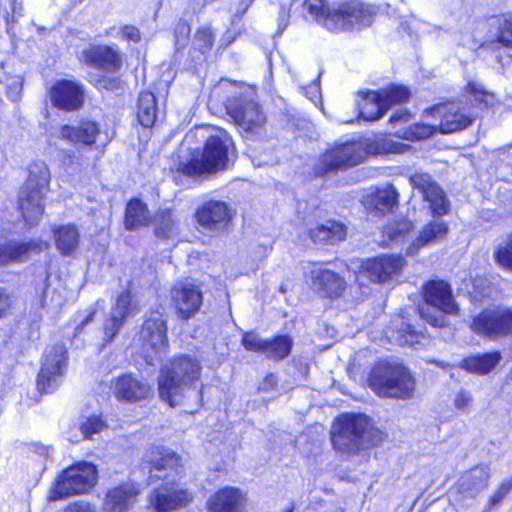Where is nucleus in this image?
Instances as JSON below:
<instances>
[{
	"label": "nucleus",
	"instance_id": "obj_29",
	"mask_svg": "<svg viewBox=\"0 0 512 512\" xmlns=\"http://www.w3.org/2000/svg\"><path fill=\"white\" fill-rule=\"evenodd\" d=\"M448 232L449 226L444 220L437 219L429 222L407 248V254L416 255L422 247L445 239Z\"/></svg>",
	"mask_w": 512,
	"mask_h": 512
},
{
	"label": "nucleus",
	"instance_id": "obj_21",
	"mask_svg": "<svg viewBox=\"0 0 512 512\" xmlns=\"http://www.w3.org/2000/svg\"><path fill=\"white\" fill-rule=\"evenodd\" d=\"M57 135L74 145L93 147L100 142L102 133L98 123L87 120L81 121L78 126L62 125Z\"/></svg>",
	"mask_w": 512,
	"mask_h": 512
},
{
	"label": "nucleus",
	"instance_id": "obj_46",
	"mask_svg": "<svg viewBox=\"0 0 512 512\" xmlns=\"http://www.w3.org/2000/svg\"><path fill=\"white\" fill-rule=\"evenodd\" d=\"M175 221L172 213L168 210L161 211L156 217L155 232L157 236L166 238L174 230Z\"/></svg>",
	"mask_w": 512,
	"mask_h": 512
},
{
	"label": "nucleus",
	"instance_id": "obj_53",
	"mask_svg": "<svg viewBox=\"0 0 512 512\" xmlns=\"http://www.w3.org/2000/svg\"><path fill=\"white\" fill-rule=\"evenodd\" d=\"M493 288L485 277H477L473 282V294L475 298L491 297Z\"/></svg>",
	"mask_w": 512,
	"mask_h": 512
},
{
	"label": "nucleus",
	"instance_id": "obj_58",
	"mask_svg": "<svg viewBox=\"0 0 512 512\" xmlns=\"http://www.w3.org/2000/svg\"><path fill=\"white\" fill-rule=\"evenodd\" d=\"M472 402V396L470 393L460 391L457 393L454 399V405L458 410H465Z\"/></svg>",
	"mask_w": 512,
	"mask_h": 512
},
{
	"label": "nucleus",
	"instance_id": "obj_7",
	"mask_svg": "<svg viewBox=\"0 0 512 512\" xmlns=\"http://www.w3.org/2000/svg\"><path fill=\"white\" fill-rule=\"evenodd\" d=\"M96 481V466L89 462H78L60 474L55 486L50 490L48 499L57 501L65 497L84 494L92 489Z\"/></svg>",
	"mask_w": 512,
	"mask_h": 512
},
{
	"label": "nucleus",
	"instance_id": "obj_18",
	"mask_svg": "<svg viewBox=\"0 0 512 512\" xmlns=\"http://www.w3.org/2000/svg\"><path fill=\"white\" fill-rule=\"evenodd\" d=\"M193 500V494L179 484L166 483L150 495V504L158 512L172 511L186 506Z\"/></svg>",
	"mask_w": 512,
	"mask_h": 512
},
{
	"label": "nucleus",
	"instance_id": "obj_39",
	"mask_svg": "<svg viewBox=\"0 0 512 512\" xmlns=\"http://www.w3.org/2000/svg\"><path fill=\"white\" fill-rule=\"evenodd\" d=\"M28 172L29 176L23 187L44 193L51 179L47 164L42 160L34 161L29 165Z\"/></svg>",
	"mask_w": 512,
	"mask_h": 512
},
{
	"label": "nucleus",
	"instance_id": "obj_37",
	"mask_svg": "<svg viewBox=\"0 0 512 512\" xmlns=\"http://www.w3.org/2000/svg\"><path fill=\"white\" fill-rule=\"evenodd\" d=\"M54 239L57 249L63 255H71L79 244V231L74 225H63L54 229Z\"/></svg>",
	"mask_w": 512,
	"mask_h": 512
},
{
	"label": "nucleus",
	"instance_id": "obj_30",
	"mask_svg": "<svg viewBox=\"0 0 512 512\" xmlns=\"http://www.w3.org/2000/svg\"><path fill=\"white\" fill-rule=\"evenodd\" d=\"M389 338L401 346L418 349L425 345L426 336L422 331H416L402 317L393 320Z\"/></svg>",
	"mask_w": 512,
	"mask_h": 512
},
{
	"label": "nucleus",
	"instance_id": "obj_48",
	"mask_svg": "<svg viewBox=\"0 0 512 512\" xmlns=\"http://www.w3.org/2000/svg\"><path fill=\"white\" fill-rule=\"evenodd\" d=\"M193 46L195 49L205 52L210 50L214 43V34L210 27L199 28L193 38Z\"/></svg>",
	"mask_w": 512,
	"mask_h": 512
},
{
	"label": "nucleus",
	"instance_id": "obj_38",
	"mask_svg": "<svg viewBox=\"0 0 512 512\" xmlns=\"http://www.w3.org/2000/svg\"><path fill=\"white\" fill-rule=\"evenodd\" d=\"M150 214L145 203L135 198L128 202L125 212V227L134 230L148 225Z\"/></svg>",
	"mask_w": 512,
	"mask_h": 512
},
{
	"label": "nucleus",
	"instance_id": "obj_12",
	"mask_svg": "<svg viewBox=\"0 0 512 512\" xmlns=\"http://www.w3.org/2000/svg\"><path fill=\"white\" fill-rule=\"evenodd\" d=\"M368 151L362 141L346 142L328 150L320 159L322 172H328L344 167L355 166L361 163Z\"/></svg>",
	"mask_w": 512,
	"mask_h": 512
},
{
	"label": "nucleus",
	"instance_id": "obj_32",
	"mask_svg": "<svg viewBox=\"0 0 512 512\" xmlns=\"http://www.w3.org/2000/svg\"><path fill=\"white\" fill-rule=\"evenodd\" d=\"M360 100L358 101V108L360 116L366 121L379 120L386 112V102L382 100L379 92L368 91L366 93H359Z\"/></svg>",
	"mask_w": 512,
	"mask_h": 512
},
{
	"label": "nucleus",
	"instance_id": "obj_26",
	"mask_svg": "<svg viewBox=\"0 0 512 512\" xmlns=\"http://www.w3.org/2000/svg\"><path fill=\"white\" fill-rule=\"evenodd\" d=\"M47 247L42 240L8 241L0 246V263L26 261L32 253H39Z\"/></svg>",
	"mask_w": 512,
	"mask_h": 512
},
{
	"label": "nucleus",
	"instance_id": "obj_22",
	"mask_svg": "<svg viewBox=\"0 0 512 512\" xmlns=\"http://www.w3.org/2000/svg\"><path fill=\"white\" fill-rule=\"evenodd\" d=\"M247 494L241 489L227 486L217 490L208 501V512H244Z\"/></svg>",
	"mask_w": 512,
	"mask_h": 512
},
{
	"label": "nucleus",
	"instance_id": "obj_4",
	"mask_svg": "<svg viewBox=\"0 0 512 512\" xmlns=\"http://www.w3.org/2000/svg\"><path fill=\"white\" fill-rule=\"evenodd\" d=\"M370 388L380 397L409 399L415 391V379L401 363L379 361L368 378Z\"/></svg>",
	"mask_w": 512,
	"mask_h": 512
},
{
	"label": "nucleus",
	"instance_id": "obj_45",
	"mask_svg": "<svg viewBox=\"0 0 512 512\" xmlns=\"http://www.w3.org/2000/svg\"><path fill=\"white\" fill-rule=\"evenodd\" d=\"M466 93L469 97L471 104H479L484 105L485 107L490 104V101L493 99V96L489 94L482 84L477 81H470L466 86Z\"/></svg>",
	"mask_w": 512,
	"mask_h": 512
},
{
	"label": "nucleus",
	"instance_id": "obj_13",
	"mask_svg": "<svg viewBox=\"0 0 512 512\" xmlns=\"http://www.w3.org/2000/svg\"><path fill=\"white\" fill-rule=\"evenodd\" d=\"M409 182L429 203L433 216H442L449 212L450 203L444 190L428 173L415 172L409 177Z\"/></svg>",
	"mask_w": 512,
	"mask_h": 512
},
{
	"label": "nucleus",
	"instance_id": "obj_42",
	"mask_svg": "<svg viewBox=\"0 0 512 512\" xmlns=\"http://www.w3.org/2000/svg\"><path fill=\"white\" fill-rule=\"evenodd\" d=\"M383 101L386 102L387 110L395 104L408 100L410 92L401 85H391L379 92Z\"/></svg>",
	"mask_w": 512,
	"mask_h": 512
},
{
	"label": "nucleus",
	"instance_id": "obj_51",
	"mask_svg": "<svg viewBox=\"0 0 512 512\" xmlns=\"http://www.w3.org/2000/svg\"><path fill=\"white\" fill-rule=\"evenodd\" d=\"M498 41L505 46H512V14L503 16L499 27Z\"/></svg>",
	"mask_w": 512,
	"mask_h": 512
},
{
	"label": "nucleus",
	"instance_id": "obj_57",
	"mask_svg": "<svg viewBox=\"0 0 512 512\" xmlns=\"http://www.w3.org/2000/svg\"><path fill=\"white\" fill-rule=\"evenodd\" d=\"M512 489V478L504 480L498 490L494 493V495L491 497V503L493 505L498 504L502 501V499L509 493V491Z\"/></svg>",
	"mask_w": 512,
	"mask_h": 512
},
{
	"label": "nucleus",
	"instance_id": "obj_41",
	"mask_svg": "<svg viewBox=\"0 0 512 512\" xmlns=\"http://www.w3.org/2000/svg\"><path fill=\"white\" fill-rule=\"evenodd\" d=\"M267 344L264 355L270 359L282 360L290 354L293 342L289 336L280 335L267 340Z\"/></svg>",
	"mask_w": 512,
	"mask_h": 512
},
{
	"label": "nucleus",
	"instance_id": "obj_17",
	"mask_svg": "<svg viewBox=\"0 0 512 512\" xmlns=\"http://www.w3.org/2000/svg\"><path fill=\"white\" fill-rule=\"evenodd\" d=\"M49 96L54 107L64 111H75L83 106L85 91L80 83L62 79L51 86Z\"/></svg>",
	"mask_w": 512,
	"mask_h": 512
},
{
	"label": "nucleus",
	"instance_id": "obj_10",
	"mask_svg": "<svg viewBox=\"0 0 512 512\" xmlns=\"http://www.w3.org/2000/svg\"><path fill=\"white\" fill-rule=\"evenodd\" d=\"M471 329L490 339L512 336V309H486L473 319Z\"/></svg>",
	"mask_w": 512,
	"mask_h": 512
},
{
	"label": "nucleus",
	"instance_id": "obj_55",
	"mask_svg": "<svg viewBox=\"0 0 512 512\" xmlns=\"http://www.w3.org/2000/svg\"><path fill=\"white\" fill-rule=\"evenodd\" d=\"M117 35L123 39L133 42L140 41V31L137 27L132 25H125L117 30Z\"/></svg>",
	"mask_w": 512,
	"mask_h": 512
},
{
	"label": "nucleus",
	"instance_id": "obj_50",
	"mask_svg": "<svg viewBox=\"0 0 512 512\" xmlns=\"http://www.w3.org/2000/svg\"><path fill=\"white\" fill-rule=\"evenodd\" d=\"M242 345L248 351L264 354L267 347V340L260 338L255 333H245L242 338Z\"/></svg>",
	"mask_w": 512,
	"mask_h": 512
},
{
	"label": "nucleus",
	"instance_id": "obj_63",
	"mask_svg": "<svg viewBox=\"0 0 512 512\" xmlns=\"http://www.w3.org/2000/svg\"><path fill=\"white\" fill-rule=\"evenodd\" d=\"M409 119V115L407 113H400V114H395L393 116H391L390 118V122L394 123V122H398V121H407Z\"/></svg>",
	"mask_w": 512,
	"mask_h": 512
},
{
	"label": "nucleus",
	"instance_id": "obj_2",
	"mask_svg": "<svg viewBox=\"0 0 512 512\" xmlns=\"http://www.w3.org/2000/svg\"><path fill=\"white\" fill-rule=\"evenodd\" d=\"M304 8L312 18L332 32H340L354 26H369L375 10L361 2L339 3L332 7L327 0H305Z\"/></svg>",
	"mask_w": 512,
	"mask_h": 512
},
{
	"label": "nucleus",
	"instance_id": "obj_35",
	"mask_svg": "<svg viewBox=\"0 0 512 512\" xmlns=\"http://www.w3.org/2000/svg\"><path fill=\"white\" fill-rule=\"evenodd\" d=\"M399 194L393 185L377 188L368 196L369 205L380 213L391 211L398 204Z\"/></svg>",
	"mask_w": 512,
	"mask_h": 512
},
{
	"label": "nucleus",
	"instance_id": "obj_59",
	"mask_svg": "<svg viewBox=\"0 0 512 512\" xmlns=\"http://www.w3.org/2000/svg\"><path fill=\"white\" fill-rule=\"evenodd\" d=\"M306 96L314 103L320 99V87L318 83H313L306 89Z\"/></svg>",
	"mask_w": 512,
	"mask_h": 512
},
{
	"label": "nucleus",
	"instance_id": "obj_28",
	"mask_svg": "<svg viewBox=\"0 0 512 512\" xmlns=\"http://www.w3.org/2000/svg\"><path fill=\"white\" fill-rule=\"evenodd\" d=\"M44 193L40 190H32L22 187L19 193V208L25 221L30 225H36L44 212Z\"/></svg>",
	"mask_w": 512,
	"mask_h": 512
},
{
	"label": "nucleus",
	"instance_id": "obj_64",
	"mask_svg": "<svg viewBox=\"0 0 512 512\" xmlns=\"http://www.w3.org/2000/svg\"><path fill=\"white\" fill-rule=\"evenodd\" d=\"M94 315H95V311H91V312L87 315V317L85 318V320H83V321L81 322V324H80L79 326H77V327H76V330H77V331H79V330L83 329V327H84L86 324H88L89 322H91V321L93 320Z\"/></svg>",
	"mask_w": 512,
	"mask_h": 512
},
{
	"label": "nucleus",
	"instance_id": "obj_47",
	"mask_svg": "<svg viewBox=\"0 0 512 512\" xmlns=\"http://www.w3.org/2000/svg\"><path fill=\"white\" fill-rule=\"evenodd\" d=\"M106 428V423L100 416H90L80 424V430L84 439L92 438L93 434H98Z\"/></svg>",
	"mask_w": 512,
	"mask_h": 512
},
{
	"label": "nucleus",
	"instance_id": "obj_49",
	"mask_svg": "<svg viewBox=\"0 0 512 512\" xmlns=\"http://www.w3.org/2000/svg\"><path fill=\"white\" fill-rule=\"evenodd\" d=\"M439 129L438 125L434 124H416L405 133L404 137L409 140H420L429 138Z\"/></svg>",
	"mask_w": 512,
	"mask_h": 512
},
{
	"label": "nucleus",
	"instance_id": "obj_5",
	"mask_svg": "<svg viewBox=\"0 0 512 512\" xmlns=\"http://www.w3.org/2000/svg\"><path fill=\"white\" fill-rule=\"evenodd\" d=\"M232 146L229 134L223 129H216L207 139L201 155L193 156L188 162L181 163L180 169L184 174L193 177L226 170Z\"/></svg>",
	"mask_w": 512,
	"mask_h": 512
},
{
	"label": "nucleus",
	"instance_id": "obj_1",
	"mask_svg": "<svg viewBox=\"0 0 512 512\" xmlns=\"http://www.w3.org/2000/svg\"><path fill=\"white\" fill-rule=\"evenodd\" d=\"M201 366L188 356L174 357L162 366L158 376V391L161 400L171 407L200 405L202 385L199 384Z\"/></svg>",
	"mask_w": 512,
	"mask_h": 512
},
{
	"label": "nucleus",
	"instance_id": "obj_8",
	"mask_svg": "<svg viewBox=\"0 0 512 512\" xmlns=\"http://www.w3.org/2000/svg\"><path fill=\"white\" fill-rule=\"evenodd\" d=\"M225 107L235 124L244 131L256 132L266 123V115L252 89H246L229 97Z\"/></svg>",
	"mask_w": 512,
	"mask_h": 512
},
{
	"label": "nucleus",
	"instance_id": "obj_20",
	"mask_svg": "<svg viewBox=\"0 0 512 512\" xmlns=\"http://www.w3.org/2000/svg\"><path fill=\"white\" fill-rule=\"evenodd\" d=\"M197 219L211 231H222L232 220V210L224 201L209 200L198 209Z\"/></svg>",
	"mask_w": 512,
	"mask_h": 512
},
{
	"label": "nucleus",
	"instance_id": "obj_40",
	"mask_svg": "<svg viewBox=\"0 0 512 512\" xmlns=\"http://www.w3.org/2000/svg\"><path fill=\"white\" fill-rule=\"evenodd\" d=\"M156 98L151 92H142L138 98L137 118L144 127H151L156 121L157 115Z\"/></svg>",
	"mask_w": 512,
	"mask_h": 512
},
{
	"label": "nucleus",
	"instance_id": "obj_43",
	"mask_svg": "<svg viewBox=\"0 0 512 512\" xmlns=\"http://www.w3.org/2000/svg\"><path fill=\"white\" fill-rule=\"evenodd\" d=\"M413 228V223L409 220L403 219L398 222L390 223L385 227L383 233L391 242H400L405 239L406 235Z\"/></svg>",
	"mask_w": 512,
	"mask_h": 512
},
{
	"label": "nucleus",
	"instance_id": "obj_19",
	"mask_svg": "<svg viewBox=\"0 0 512 512\" xmlns=\"http://www.w3.org/2000/svg\"><path fill=\"white\" fill-rule=\"evenodd\" d=\"M405 265L406 261L401 255L383 254L367 260L363 264V269L367 272L371 280L375 282H386L399 276Z\"/></svg>",
	"mask_w": 512,
	"mask_h": 512
},
{
	"label": "nucleus",
	"instance_id": "obj_60",
	"mask_svg": "<svg viewBox=\"0 0 512 512\" xmlns=\"http://www.w3.org/2000/svg\"><path fill=\"white\" fill-rule=\"evenodd\" d=\"M10 306V298L9 296L3 291L0 290V317H2L6 310Z\"/></svg>",
	"mask_w": 512,
	"mask_h": 512
},
{
	"label": "nucleus",
	"instance_id": "obj_62",
	"mask_svg": "<svg viewBox=\"0 0 512 512\" xmlns=\"http://www.w3.org/2000/svg\"><path fill=\"white\" fill-rule=\"evenodd\" d=\"M14 85H15V88L10 92V94L13 98L16 99L18 97L21 87H22V83H21L20 79H16L14 81Z\"/></svg>",
	"mask_w": 512,
	"mask_h": 512
},
{
	"label": "nucleus",
	"instance_id": "obj_9",
	"mask_svg": "<svg viewBox=\"0 0 512 512\" xmlns=\"http://www.w3.org/2000/svg\"><path fill=\"white\" fill-rule=\"evenodd\" d=\"M163 311V307L159 306L146 314L140 333L144 358L150 365L161 360L168 349L167 325Z\"/></svg>",
	"mask_w": 512,
	"mask_h": 512
},
{
	"label": "nucleus",
	"instance_id": "obj_23",
	"mask_svg": "<svg viewBox=\"0 0 512 512\" xmlns=\"http://www.w3.org/2000/svg\"><path fill=\"white\" fill-rule=\"evenodd\" d=\"M86 63L111 73L117 72L122 65L121 55L115 47L96 45L83 51Z\"/></svg>",
	"mask_w": 512,
	"mask_h": 512
},
{
	"label": "nucleus",
	"instance_id": "obj_52",
	"mask_svg": "<svg viewBox=\"0 0 512 512\" xmlns=\"http://www.w3.org/2000/svg\"><path fill=\"white\" fill-rule=\"evenodd\" d=\"M190 25L185 20H180L175 28V43L178 49L184 48L189 42Z\"/></svg>",
	"mask_w": 512,
	"mask_h": 512
},
{
	"label": "nucleus",
	"instance_id": "obj_11",
	"mask_svg": "<svg viewBox=\"0 0 512 512\" xmlns=\"http://www.w3.org/2000/svg\"><path fill=\"white\" fill-rule=\"evenodd\" d=\"M67 365V350L62 344L46 348L42 367L37 378V386L41 392L54 391L60 384Z\"/></svg>",
	"mask_w": 512,
	"mask_h": 512
},
{
	"label": "nucleus",
	"instance_id": "obj_33",
	"mask_svg": "<svg viewBox=\"0 0 512 512\" xmlns=\"http://www.w3.org/2000/svg\"><path fill=\"white\" fill-rule=\"evenodd\" d=\"M489 479V468L486 465L475 466L465 472L459 479V491L470 496L486 488Z\"/></svg>",
	"mask_w": 512,
	"mask_h": 512
},
{
	"label": "nucleus",
	"instance_id": "obj_61",
	"mask_svg": "<svg viewBox=\"0 0 512 512\" xmlns=\"http://www.w3.org/2000/svg\"><path fill=\"white\" fill-rule=\"evenodd\" d=\"M276 377L273 374H269L266 376L263 385L260 387V389H268V387H274L276 385Z\"/></svg>",
	"mask_w": 512,
	"mask_h": 512
},
{
	"label": "nucleus",
	"instance_id": "obj_3",
	"mask_svg": "<svg viewBox=\"0 0 512 512\" xmlns=\"http://www.w3.org/2000/svg\"><path fill=\"white\" fill-rule=\"evenodd\" d=\"M383 440V433L362 414H343L332 427L331 441L342 453L354 454L360 449L376 446Z\"/></svg>",
	"mask_w": 512,
	"mask_h": 512
},
{
	"label": "nucleus",
	"instance_id": "obj_24",
	"mask_svg": "<svg viewBox=\"0 0 512 512\" xmlns=\"http://www.w3.org/2000/svg\"><path fill=\"white\" fill-rule=\"evenodd\" d=\"M150 392V386L132 374H122L114 381V393L119 400L140 401L146 399Z\"/></svg>",
	"mask_w": 512,
	"mask_h": 512
},
{
	"label": "nucleus",
	"instance_id": "obj_34",
	"mask_svg": "<svg viewBox=\"0 0 512 512\" xmlns=\"http://www.w3.org/2000/svg\"><path fill=\"white\" fill-rule=\"evenodd\" d=\"M144 462L150 465V472L152 470H172L178 465V457L169 449L153 446L145 453Z\"/></svg>",
	"mask_w": 512,
	"mask_h": 512
},
{
	"label": "nucleus",
	"instance_id": "obj_6",
	"mask_svg": "<svg viewBox=\"0 0 512 512\" xmlns=\"http://www.w3.org/2000/svg\"><path fill=\"white\" fill-rule=\"evenodd\" d=\"M423 297L425 305L420 308V315L434 327L445 326L444 314H452L457 311L451 287L442 280L428 282L424 287Z\"/></svg>",
	"mask_w": 512,
	"mask_h": 512
},
{
	"label": "nucleus",
	"instance_id": "obj_36",
	"mask_svg": "<svg viewBox=\"0 0 512 512\" xmlns=\"http://www.w3.org/2000/svg\"><path fill=\"white\" fill-rule=\"evenodd\" d=\"M500 359L498 352L485 353L463 359L460 367L471 373L487 374L496 367Z\"/></svg>",
	"mask_w": 512,
	"mask_h": 512
},
{
	"label": "nucleus",
	"instance_id": "obj_14",
	"mask_svg": "<svg viewBox=\"0 0 512 512\" xmlns=\"http://www.w3.org/2000/svg\"><path fill=\"white\" fill-rule=\"evenodd\" d=\"M171 299L179 317L189 319L200 309L203 296L200 288L186 279L174 284Z\"/></svg>",
	"mask_w": 512,
	"mask_h": 512
},
{
	"label": "nucleus",
	"instance_id": "obj_25",
	"mask_svg": "<svg viewBox=\"0 0 512 512\" xmlns=\"http://www.w3.org/2000/svg\"><path fill=\"white\" fill-rule=\"evenodd\" d=\"M139 494L137 485L125 483L110 489L104 499V512H127Z\"/></svg>",
	"mask_w": 512,
	"mask_h": 512
},
{
	"label": "nucleus",
	"instance_id": "obj_54",
	"mask_svg": "<svg viewBox=\"0 0 512 512\" xmlns=\"http://www.w3.org/2000/svg\"><path fill=\"white\" fill-rule=\"evenodd\" d=\"M64 512H99L95 504L79 500L68 504Z\"/></svg>",
	"mask_w": 512,
	"mask_h": 512
},
{
	"label": "nucleus",
	"instance_id": "obj_15",
	"mask_svg": "<svg viewBox=\"0 0 512 512\" xmlns=\"http://www.w3.org/2000/svg\"><path fill=\"white\" fill-rule=\"evenodd\" d=\"M433 116H439L438 124L441 133H453L468 127L476 117L471 112H464L460 105L455 102H448L435 105L427 110Z\"/></svg>",
	"mask_w": 512,
	"mask_h": 512
},
{
	"label": "nucleus",
	"instance_id": "obj_16",
	"mask_svg": "<svg viewBox=\"0 0 512 512\" xmlns=\"http://www.w3.org/2000/svg\"><path fill=\"white\" fill-rule=\"evenodd\" d=\"M140 312V306L130 292H122L111 308L110 317L105 321L104 334L107 342H111L119 333L127 319Z\"/></svg>",
	"mask_w": 512,
	"mask_h": 512
},
{
	"label": "nucleus",
	"instance_id": "obj_31",
	"mask_svg": "<svg viewBox=\"0 0 512 512\" xmlns=\"http://www.w3.org/2000/svg\"><path fill=\"white\" fill-rule=\"evenodd\" d=\"M309 235L314 243L332 245L345 239L346 227L340 222L327 220L311 228Z\"/></svg>",
	"mask_w": 512,
	"mask_h": 512
},
{
	"label": "nucleus",
	"instance_id": "obj_27",
	"mask_svg": "<svg viewBox=\"0 0 512 512\" xmlns=\"http://www.w3.org/2000/svg\"><path fill=\"white\" fill-rule=\"evenodd\" d=\"M312 287L327 297H339L345 289L344 280L328 269L315 267L311 270Z\"/></svg>",
	"mask_w": 512,
	"mask_h": 512
},
{
	"label": "nucleus",
	"instance_id": "obj_56",
	"mask_svg": "<svg viewBox=\"0 0 512 512\" xmlns=\"http://www.w3.org/2000/svg\"><path fill=\"white\" fill-rule=\"evenodd\" d=\"M95 85L99 89L115 91L121 88V81L117 77H102L98 79Z\"/></svg>",
	"mask_w": 512,
	"mask_h": 512
},
{
	"label": "nucleus",
	"instance_id": "obj_44",
	"mask_svg": "<svg viewBox=\"0 0 512 512\" xmlns=\"http://www.w3.org/2000/svg\"><path fill=\"white\" fill-rule=\"evenodd\" d=\"M494 258L498 265L512 272V234L499 244Z\"/></svg>",
	"mask_w": 512,
	"mask_h": 512
}]
</instances>
